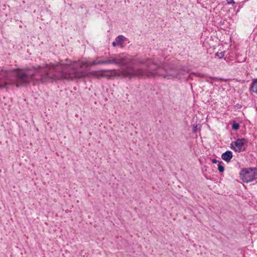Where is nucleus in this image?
Segmentation results:
<instances>
[{
    "instance_id": "obj_1",
    "label": "nucleus",
    "mask_w": 257,
    "mask_h": 257,
    "mask_svg": "<svg viewBox=\"0 0 257 257\" xmlns=\"http://www.w3.org/2000/svg\"><path fill=\"white\" fill-rule=\"evenodd\" d=\"M165 59L157 57L151 59L138 57H127L120 54H111L109 56H97L92 61L85 60L57 64H43L31 68L0 71V89L9 86L19 87L26 83L35 81L45 83L62 78L73 80L84 77L86 69L94 65L116 64L120 66L119 73L115 70L94 71L92 74L97 77L107 76L105 72H112L115 75L125 78L162 77L167 79H180L184 72H188L185 66H179L175 61H165Z\"/></svg>"
},
{
    "instance_id": "obj_2",
    "label": "nucleus",
    "mask_w": 257,
    "mask_h": 257,
    "mask_svg": "<svg viewBox=\"0 0 257 257\" xmlns=\"http://www.w3.org/2000/svg\"><path fill=\"white\" fill-rule=\"evenodd\" d=\"M240 178L244 182H251L257 179V169L254 168H245L240 172Z\"/></svg>"
},
{
    "instance_id": "obj_3",
    "label": "nucleus",
    "mask_w": 257,
    "mask_h": 257,
    "mask_svg": "<svg viewBox=\"0 0 257 257\" xmlns=\"http://www.w3.org/2000/svg\"><path fill=\"white\" fill-rule=\"evenodd\" d=\"M247 143L245 139H238L230 144V147L235 152L239 153L245 150Z\"/></svg>"
},
{
    "instance_id": "obj_4",
    "label": "nucleus",
    "mask_w": 257,
    "mask_h": 257,
    "mask_svg": "<svg viewBox=\"0 0 257 257\" xmlns=\"http://www.w3.org/2000/svg\"><path fill=\"white\" fill-rule=\"evenodd\" d=\"M233 157L232 153L230 151H227L222 154V159L226 162H229Z\"/></svg>"
},
{
    "instance_id": "obj_5",
    "label": "nucleus",
    "mask_w": 257,
    "mask_h": 257,
    "mask_svg": "<svg viewBox=\"0 0 257 257\" xmlns=\"http://www.w3.org/2000/svg\"><path fill=\"white\" fill-rule=\"evenodd\" d=\"M250 88L253 92L257 94V78L253 80Z\"/></svg>"
},
{
    "instance_id": "obj_6",
    "label": "nucleus",
    "mask_w": 257,
    "mask_h": 257,
    "mask_svg": "<svg viewBox=\"0 0 257 257\" xmlns=\"http://www.w3.org/2000/svg\"><path fill=\"white\" fill-rule=\"evenodd\" d=\"M124 40V37L122 35H119L115 39L116 43L119 45H122Z\"/></svg>"
},
{
    "instance_id": "obj_7",
    "label": "nucleus",
    "mask_w": 257,
    "mask_h": 257,
    "mask_svg": "<svg viewBox=\"0 0 257 257\" xmlns=\"http://www.w3.org/2000/svg\"><path fill=\"white\" fill-rule=\"evenodd\" d=\"M219 163L218 164V169L220 172H223L224 170V167L221 165V162H218Z\"/></svg>"
},
{
    "instance_id": "obj_8",
    "label": "nucleus",
    "mask_w": 257,
    "mask_h": 257,
    "mask_svg": "<svg viewBox=\"0 0 257 257\" xmlns=\"http://www.w3.org/2000/svg\"><path fill=\"white\" fill-rule=\"evenodd\" d=\"M225 51L221 52H217L216 53V56L218 57L219 58H222L224 57Z\"/></svg>"
},
{
    "instance_id": "obj_9",
    "label": "nucleus",
    "mask_w": 257,
    "mask_h": 257,
    "mask_svg": "<svg viewBox=\"0 0 257 257\" xmlns=\"http://www.w3.org/2000/svg\"><path fill=\"white\" fill-rule=\"evenodd\" d=\"M239 127V125L237 122H234L233 123L232 126V128L234 130H237Z\"/></svg>"
},
{
    "instance_id": "obj_10",
    "label": "nucleus",
    "mask_w": 257,
    "mask_h": 257,
    "mask_svg": "<svg viewBox=\"0 0 257 257\" xmlns=\"http://www.w3.org/2000/svg\"><path fill=\"white\" fill-rule=\"evenodd\" d=\"M228 4H234V0H226Z\"/></svg>"
},
{
    "instance_id": "obj_11",
    "label": "nucleus",
    "mask_w": 257,
    "mask_h": 257,
    "mask_svg": "<svg viewBox=\"0 0 257 257\" xmlns=\"http://www.w3.org/2000/svg\"><path fill=\"white\" fill-rule=\"evenodd\" d=\"M218 162V161L216 159H212V162L213 163H214V164H216V163H217Z\"/></svg>"
},
{
    "instance_id": "obj_12",
    "label": "nucleus",
    "mask_w": 257,
    "mask_h": 257,
    "mask_svg": "<svg viewBox=\"0 0 257 257\" xmlns=\"http://www.w3.org/2000/svg\"><path fill=\"white\" fill-rule=\"evenodd\" d=\"M116 45H118L117 43H116V41H115L112 43V46L114 47H115Z\"/></svg>"
},
{
    "instance_id": "obj_13",
    "label": "nucleus",
    "mask_w": 257,
    "mask_h": 257,
    "mask_svg": "<svg viewBox=\"0 0 257 257\" xmlns=\"http://www.w3.org/2000/svg\"><path fill=\"white\" fill-rule=\"evenodd\" d=\"M211 78L213 79H217V78H215V77H212Z\"/></svg>"
}]
</instances>
